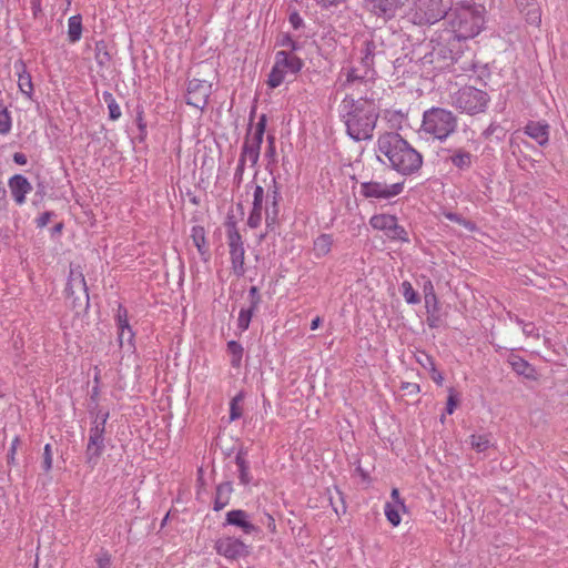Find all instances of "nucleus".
I'll use <instances>...</instances> for the list:
<instances>
[{
  "label": "nucleus",
  "mask_w": 568,
  "mask_h": 568,
  "mask_svg": "<svg viewBox=\"0 0 568 568\" xmlns=\"http://www.w3.org/2000/svg\"><path fill=\"white\" fill-rule=\"evenodd\" d=\"M442 152L449 153V155L445 158V161L450 162L458 170L466 171L473 165V154L465 149H443Z\"/></svg>",
  "instance_id": "13"
},
{
  "label": "nucleus",
  "mask_w": 568,
  "mask_h": 568,
  "mask_svg": "<svg viewBox=\"0 0 568 568\" xmlns=\"http://www.w3.org/2000/svg\"><path fill=\"white\" fill-rule=\"evenodd\" d=\"M347 134L355 141L373 136L379 113L373 100L346 97L339 105Z\"/></svg>",
  "instance_id": "2"
},
{
  "label": "nucleus",
  "mask_w": 568,
  "mask_h": 568,
  "mask_svg": "<svg viewBox=\"0 0 568 568\" xmlns=\"http://www.w3.org/2000/svg\"><path fill=\"white\" fill-rule=\"evenodd\" d=\"M23 70L19 72L18 85L20 91L27 97H31L33 92V84L30 73L24 70V64L22 63Z\"/></svg>",
  "instance_id": "27"
},
{
  "label": "nucleus",
  "mask_w": 568,
  "mask_h": 568,
  "mask_svg": "<svg viewBox=\"0 0 568 568\" xmlns=\"http://www.w3.org/2000/svg\"><path fill=\"white\" fill-rule=\"evenodd\" d=\"M227 352L231 356V363L234 367H239L242 361L243 348L237 342H229Z\"/></svg>",
  "instance_id": "30"
},
{
  "label": "nucleus",
  "mask_w": 568,
  "mask_h": 568,
  "mask_svg": "<svg viewBox=\"0 0 568 568\" xmlns=\"http://www.w3.org/2000/svg\"><path fill=\"white\" fill-rule=\"evenodd\" d=\"M18 445H19V438L16 437L12 440V443H11V447H10V450H9V454H8V464L9 465L14 464V462H16V453H17V449H18Z\"/></svg>",
  "instance_id": "53"
},
{
  "label": "nucleus",
  "mask_w": 568,
  "mask_h": 568,
  "mask_svg": "<svg viewBox=\"0 0 568 568\" xmlns=\"http://www.w3.org/2000/svg\"><path fill=\"white\" fill-rule=\"evenodd\" d=\"M442 0H429L427 10L425 11L426 21L428 23H434L439 19L444 18L445 11L440 9Z\"/></svg>",
  "instance_id": "24"
},
{
  "label": "nucleus",
  "mask_w": 568,
  "mask_h": 568,
  "mask_svg": "<svg viewBox=\"0 0 568 568\" xmlns=\"http://www.w3.org/2000/svg\"><path fill=\"white\" fill-rule=\"evenodd\" d=\"M98 562L101 568H106L110 564V558L108 556L101 557Z\"/></svg>",
  "instance_id": "63"
},
{
  "label": "nucleus",
  "mask_w": 568,
  "mask_h": 568,
  "mask_svg": "<svg viewBox=\"0 0 568 568\" xmlns=\"http://www.w3.org/2000/svg\"><path fill=\"white\" fill-rule=\"evenodd\" d=\"M513 366L518 373L524 374V375H529V373H528L529 366L525 362H523V361L514 362Z\"/></svg>",
  "instance_id": "56"
},
{
  "label": "nucleus",
  "mask_w": 568,
  "mask_h": 568,
  "mask_svg": "<svg viewBox=\"0 0 568 568\" xmlns=\"http://www.w3.org/2000/svg\"><path fill=\"white\" fill-rule=\"evenodd\" d=\"M9 187L18 204H23L26 195L32 190L28 179L21 174H16L9 180Z\"/></svg>",
  "instance_id": "14"
},
{
  "label": "nucleus",
  "mask_w": 568,
  "mask_h": 568,
  "mask_svg": "<svg viewBox=\"0 0 568 568\" xmlns=\"http://www.w3.org/2000/svg\"><path fill=\"white\" fill-rule=\"evenodd\" d=\"M190 237L192 240V244L196 248H202L205 245V231H204V227H202L200 225L193 226L192 230H191Z\"/></svg>",
  "instance_id": "33"
},
{
  "label": "nucleus",
  "mask_w": 568,
  "mask_h": 568,
  "mask_svg": "<svg viewBox=\"0 0 568 568\" xmlns=\"http://www.w3.org/2000/svg\"><path fill=\"white\" fill-rule=\"evenodd\" d=\"M484 10L483 7H480V9H475L474 10V23H473V27L470 29V32L466 36V37H475L479 33L480 31V27H481V23L484 22V19L481 17V11Z\"/></svg>",
  "instance_id": "37"
},
{
  "label": "nucleus",
  "mask_w": 568,
  "mask_h": 568,
  "mask_svg": "<svg viewBox=\"0 0 568 568\" xmlns=\"http://www.w3.org/2000/svg\"><path fill=\"white\" fill-rule=\"evenodd\" d=\"M285 71L284 69L278 64V62L275 60V63L268 74L267 84L271 88H277L281 85L284 81Z\"/></svg>",
  "instance_id": "26"
},
{
  "label": "nucleus",
  "mask_w": 568,
  "mask_h": 568,
  "mask_svg": "<svg viewBox=\"0 0 568 568\" xmlns=\"http://www.w3.org/2000/svg\"><path fill=\"white\" fill-rule=\"evenodd\" d=\"M241 396H236L231 402L230 407V418L231 420H235L241 417L242 415V408L240 406Z\"/></svg>",
  "instance_id": "45"
},
{
  "label": "nucleus",
  "mask_w": 568,
  "mask_h": 568,
  "mask_svg": "<svg viewBox=\"0 0 568 568\" xmlns=\"http://www.w3.org/2000/svg\"><path fill=\"white\" fill-rule=\"evenodd\" d=\"M226 521L230 525L240 527L245 534H252L256 527L248 520V516L243 510H232L226 514Z\"/></svg>",
  "instance_id": "17"
},
{
  "label": "nucleus",
  "mask_w": 568,
  "mask_h": 568,
  "mask_svg": "<svg viewBox=\"0 0 568 568\" xmlns=\"http://www.w3.org/2000/svg\"><path fill=\"white\" fill-rule=\"evenodd\" d=\"M275 60L284 69L285 72L290 71L292 73H297L303 67V61L298 57L286 51H278L275 55Z\"/></svg>",
  "instance_id": "18"
},
{
  "label": "nucleus",
  "mask_w": 568,
  "mask_h": 568,
  "mask_svg": "<svg viewBox=\"0 0 568 568\" xmlns=\"http://www.w3.org/2000/svg\"><path fill=\"white\" fill-rule=\"evenodd\" d=\"M280 186L275 179H272V186L268 187L266 200L267 203L271 201V205L265 207V222L267 227L276 224L280 213V201L282 200Z\"/></svg>",
  "instance_id": "9"
},
{
  "label": "nucleus",
  "mask_w": 568,
  "mask_h": 568,
  "mask_svg": "<svg viewBox=\"0 0 568 568\" xmlns=\"http://www.w3.org/2000/svg\"><path fill=\"white\" fill-rule=\"evenodd\" d=\"M376 50V44L373 40H367L364 42L363 57L361 59L362 64L369 69L374 62V53Z\"/></svg>",
  "instance_id": "29"
},
{
  "label": "nucleus",
  "mask_w": 568,
  "mask_h": 568,
  "mask_svg": "<svg viewBox=\"0 0 568 568\" xmlns=\"http://www.w3.org/2000/svg\"><path fill=\"white\" fill-rule=\"evenodd\" d=\"M320 323H321V318L320 317L314 318L312 321V323H311V329L312 331L316 329L320 326Z\"/></svg>",
  "instance_id": "64"
},
{
  "label": "nucleus",
  "mask_w": 568,
  "mask_h": 568,
  "mask_svg": "<svg viewBox=\"0 0 568 568\" xmlns=\"http://www.w3.org/2000/svg\"><path fill=\"white\" fill-rule=\"evenodd\" d=\"M316 245L318 246H331L332 245V237L331 235H322L321 237L317 239V241L315 242Z\"/></svg>",
  "instance_id": "57"
},
{
  "label": "nucleus",
  "mask_w": 568,
  "mask_h": 568,
  "mask_svg": "<svg viewBox=\"0 0 568 568\" xmlns=\"http://www.w3.org/2000/svg\"><path fill=\"white\" fill-rule=\"evenodd\" d=\"M237 465H239V468H240V481L243 485H247L250 483V480H251L248 468L246 467L244 462L241 460L240 458L237 459Z\"/></svg>",
  "instance_id": "49"
},
{
  "label": "nucleus",
  "mask_w": 568,
  "mask_h": 568,
  "mask_svg": "<svg viewBox=\"0 0 568 568\" xmlns=\"http://www.w3.org/2000/svg\"><path fill=\"white\" fill-rule=\"evenodd\" d=\"M68 292L74 306L89 304L87 283L80 266L71 268Z\"/></svg>",
  "instance_id": "6"
},
{
  "label": "nucleus",
  "mask_w": 568,
  "mask_h": 568,
  "mask_svg": "<svg viewBox=\"0 0 568 568\" xmlns=\"http://www.w3.org/2000/svg\"><path fill=\"white\" fill-rule=\"evenodd\" d=\"M394 222H396V217L387 214L374 215L371 219V225L376 230L384 231L385 233L390 230Z\"/></svg>",
  "instance_id": "25"
},
{
  "label": "nucleus",
  "mask_w": 568,
  "mask_h": 568,
  "mask_svg": "<svg viewBox=\"0 0 568 568\" xmlns=\"http://www.w3.org/2000/svg\"><path fill=\"white\" fill-rule=\"evenodd\" d=\"M457 129V116L449 110L433 106L423 114L420 131L436 140L445 141Z\"/></svg>",
  "instance_id": "3"
},
{
  "label": "nucleus",
  "mask_w": 568,
  "mask_h": 568,
  "mask_svg": "<svg viewBox=\"0 0 568 568\" xmlns=\"http://www.w3.org/2000/svg\"><path fill=\"white\" fill-rule=\"evenodd\" d=\"M253 307L251 310H242L239 314V327L241 329H246L250 325V322H251V318H252V313H253Z\"/></svg>",
  "instance_id": "44"
},
{
  "label": "nucleus",
  "mask_w": 568,
  "mask_h": 568,
  "mask_svg": "<svg viewBox=\"0 0 568 568\" xmlns=\"http://www.w3.org/2000/svg\"><path fill=\"white\" fill-rule=\"evenodd\" d=\"M445 216L449 221L457 223L459 225H463L464 227H466L468 230H473L475 227L473 222L466 220L460 214L449 212V213H446Z\"/></svg>",
  "instance_id": "40"
},
{
  "label": "nucleus",
  "mask_w": 568,
  "mask_h": 568,
  "mask_svg": "<svg viewBox=\"0 0 568 568\" xmlns=\"http://www.w3.org/2000/svg\"><path fill=\"white\" fill-rule=\"evenodd\" d=\"M402 294L405 298V301L408 304H418L419 303V296L417 292L413 288L412 284L407 281L402 283L400 286Z\"/></svg>",
  "instance_id": "32"
},
{
  "label": "nucleus",
  "mask_w": 568,
  "mask_h": 568,
  "mask_svg": "<svg viewBox=\"0 0 568 568\" xmlns=\"http://www.w3.org/2000/svg\"><path fill=\"white\" fill-rule=\"evenodd\" d=\"M264 189L261 185H255L253 193V209L263 211Z\"/></svg>",
  "instance_id": "38"
},
{
  "label": "nucleus",
  "mask_w": 568,
  "mask_h": 568,
  "mask_svg": "<svg viewBox=\"0 0 568 568\" xmlns=\"http://www.w3.org/2000/svg\"><path fill=\"white\" fill-rule=\"evenodd\" d=\"M82 36V18L80 14L72 16L68 20V38L71 43H75Z\"/></svg>",
  "instance_id": "20"
},
{
  "label": "nucleus",
  "mask_w": 568,
  "mask_h": 568,
  "mask_svg": "<svg viewBox=\"0 0 568 568\" xmlns=\"http://www.w3.org/2000/svg\"><path fill=\"white\" fill-rule=\"evenodd\" d=\"M53 213L52 212H44L37 219V225L39 227H44L48 225V223L51 221Z\"/></svg>",
  "instance_id": "55"
},
{
  "label": "nucleus",
  "mask_w": 568,
  "mask_h": 568,
  "mask_svg": "<svg viewBox=\"0 0 568 568\" xmlns=\"http://www.w3.org/2000/svg\"><path fill=\"white\" fill-rule=\"evenodd\" d=\"M268 148L266 150V156L273 158L275 155L274 138L268 136Z\"/></svg>",
  "instance_id": "61"
},
{
  "label": "nucleus",
  "mask_w": 568,
  "mask_h": 568,
  "mask_svg": "<svg viewBox=\"0 0 568 568\" xmlns=\"http://www.w3.org/2000/svg\"><path fill=\"white\" fill-rule=\"evenodd\" d=\"M53 463V454L50 444H47L43 449L42 467L45 471H50Z\"/></svg>",
  "instance_id": "43"
},
{
  "label": "nucleus",
  "mask_w": 568,
  "mask_h": 568,
  "mask_svg": "<svg viewBox=\"0 0 568 568\" xmlns=\"http://www.w3.org/2000/svg\"><path fill=\"white\" fill-rule=\"evenodd\" d=\"M261 143L262 142L260 141L250 139L248 132L246 134L240 159H243L244 163H246V161H250L251 165L254 166L260 158Z\"/></svg>",
  "instance_id": "16"
},
{
  "label": "nucleus",
  "mask_w": 568,
  "mask_h": 568,
  "mask_svg": "<svg viewBox=\"0 0 568 568\" xmlns=\"http://www.w3.org/2000/svg\"><path fill=\"white\" fill-rule=\"evenodd\" d=\"M470 446L479 452H486L490 447V439L486 435H471L470 436Z\"/></svg>",
  "instance_id": "31"
},
{
  "label": "nucleus",
  "mask_w": 568,
  "mask_h": 568,
  "mask_svg": "<svg viewBox=\"0 0 568 568\" xmlns=\"http://www.w3.org/2000/svg\"><path fill=\"white\" fill-rule=\"evenodd\" d=\"M278 45L281 47H287L291 49V51H296L298 49V44L292 39L290 34H283L278 41Z\"/></svg>",
  "instance_id": "47"
},
{
  "label": "nucleus",
  "mask_w": 568,
  "mask_h": 568,
  "mask_svg": "<svg viewBox=\"0 0 568 568\" xmlns=\"http://www.w3.org/2000/svg\"><path fill=\"white\" fill-rule=\"evenodd\" d=\"M519 12L525 17L527 23L539 26L541 21V10L536 0H515Z\"/></svg>",
  "instance_id": "12"
},
{
  "label": "nucleus",
  "mask_w": 568,
  "mask_h": 568,
  "mask_svg": "<svg viewBox=\"0 0 568 568\" xmlns=\"http://www.w3.org/2000/svg\"><path fill=\"white\" fill-rule=\"evenodd\" d=\"M11 130V116L2 102H0V133L7 134Z\"/></svg>",
  "instance_id": "34"
},
{
  "label": "nucleus",
  "mask_w": 568,
  "mask_h": 568,
  "mask_svg": "<svg viewBox=\"0 0 568 568\" xmlns=\"http://www.w3.org/2000/svg\"><path fill=\"white\" fill-rule=\"evenodd\" d=\"M376 153L382 163H388L405 176L418 172L423 165V155L396 132H385L378 136Z\"/></svg>",
  "instance_id": "1"
},
{
  "label": "nucleus",
  "mask_w": 568,
  "mask_h": 568,
  "mask_svg": "<svg viewBox=\"0 0 568 568\" xmlns=\"http://www.w3.org/2000/svg\"><path fill=\"white\" fill-rule=\"evenodd\" d=\"M13 161L19 165H24L28 162L27 155L20 152L13 154Z\"/></svg>",
  "instance_id": "59"
},
{
  "label": "nucleus",
  "mask_w": 568,
  "mask_h": 568,
  "mask_svg": "<svg viewBox=\"0 0 568 568\" xmlns=\"http://www.w3.org/2000/svg\"><path fill=\"white\" fill-rule=\"evenodd\" d=\"M424 300H425V307H426V311L428 314V323L430 326H435L436 320H437V314L439 312L438 298H437L436 294H434V295L425 296Z\"/></svg>",
  "instance_id": "21"
},
{
  "label": "nucleus",
  "mask_w": 568,
  "mask_h": 568,
  "mask_svg": "<svg viewBox=\"0 0 568 568\" xmlns=\"http://www.w3.org/2000/svg\"><path fill=\"white\" fill-rule=\"evenodd\" d=\"M498 129H499V126H498V125H496V124L491 123V124H490V125H489V126L484 131V135H485L486 138H488V136H490V135L495 134V133H496V131H497Z\"/></svg>",
  "instance_id": "62"
},
{
  "label": "nucleus",
  "mask_w": 568,
  "mask_h": 568,
  "mask_svg": "<svg viewBox=\"0 0 568 568\" xmlns=\"http://www.w3.org/2000/svg\"><path fill=\"white\" fill-rule=\"evenodd\" d=\"M384 511L387 520L394 527H397L400 524L402 514L406 511V506L397 488L392 489L390 500L385 504Z\"/></svg>",
  "instance_id": "10"
},
{
  "label": "nucleus",
  "mask_w": 568,
  "mask_h": 568,
  "mask_svg": "<svg viewBox=\"0 0 568 568\" xmlns=\"http://www.w3.org/2000/svg\"><path fill=\"white\" fill-rule=\"evenodd\" d=\"M407 232L397 224V221L394 222V225H392L390 230L386 232V236L393 240H400V241H407Z\"/></svg>",
  "instance_id": "36"
},
{
  "label": "nucleus",
  "mask_w": 568,
  "mask_h": 568,
  "mask_svg": "<svg viewBox=\"0 0 568 568\" xmlns=\"http://www.w3.org/2000/svg\"><path fill=\"white\" fill-rule=\"evenodd\" d=\"M211 94V83L204 80L192 79L187 83L186 103L203 110Z\"/></svg>",
  "instance_id": "7"
},
{
  "label": "nucleus",
  "mask_w": 568,
  "mask_h": 568,
  "mask_svg": "<svg viewBox=\"0 0 568 568\" xmlns=\"http://www.w3.org/2000/svg\"><path fill=\"white\" fill-rule=\"evenodd\" d=\"M290 23L292 24V27L297 30L300 29L301 27L304 26V21L302 19V17L300 16L298 12L294 11L290 14Z\"/></svg>",
  "instance_id": "52"
},
{
  "label": "nucleus",
  "mask_w": 568,
  "mask_h": 568,
  "mask_svg": "<svg viewBox=\"0 0 568 568\" xmlns=\"http://www.w3.org/2000/svg\"><path fill=\"white\" fill-rule=\"evenodd\" d=\"M227 233H229L230 247L231 248H240L242 246L241 235L235 230L234 225H229Z\"/></svg>",
  "instance_id": "41"
},
{
  "label": "nucleus",
  "mask_w": 568,
  "mask_h": 568,
  "mask_svg": "<svg viewBox=\"0 0 568 568\" xmlns=\"http://www.w3.org/2000/svg\"><path fill=\"white\" fill-rule=\"evenodd\" d=\"M459 404L458 394L453 389H448V398L446 404L447 414L452 415Z\"/></svg>",
  "instance_id": "39"
},
{
  "label": "nucleus",
  "mask_w": 568,
  "mask_h": 568,
  "mask_svg": "<svg viewBox=\"0 0 568 568\" xmlns=\"http://www.w3.org/2000/svg\"><path fill=\"white\" fill-rule=\"evenodd\" d=\"M371 11L376 16L393 17L396 7L392 0H367Z\"/></svg>",
  "instance_id": "19"
},
{
  "label": "nucleus",
  "mask_w": 568,
  "mask_h": 568,
  "mask_svg": "<svg viewBox=\"0 0 568 568\" xmlns=\"http://www.w3.org/2000/svg\"><path fill=\"white\" fill-rule=\"evenodd\" d=\"M232 494V485L230 483L221 484L216 490L215 509L220 510L229 504Z\"/></svg>",
  "instance_id": "23"
},
{
  "label": "nucleus",
  "mask_w": 568,
  "mask_h": 568,
  "mask_svg": "<svg viewBox=\"0 0 568 568\" xmlns=\"http://www.w3.org/2000/svg\"><path fill=\"white\" fill-rule=\"evenodd\" d=\"M488 101V94L475 87H464L453 97V105L468 114L484 112Z\"/></svg>",
  "instance_id": "4"
},
{
  "label": "nucleus",
  "mask_w": 568,
  "mask_h": 568,
  "mask_svg": "<svg viewBox=\"0 0 568 568\" xmlns=\"http://www.w3.org/2000/svg\"><path fill=\"white\" fill-rule=\"evenodd\" d=\"M404 183L387 184L381 181H369L361 183V194L366 199L388 200L403 192Z\"/></svg>",
  "instance_id": "5"
},
{
  "label": "nucleus",
  "mask_w": 568,
  "mask_h": 568,
  "mask_svg": "<svg viewBox=\"0 0 568 568\" xmlns=\"http://www.w3.org/2000/svg\"><path fill=\"white\" fill-rule=\"evenodd\" d=\"M525 133L541 146L549 141V125L547 123L530 121L525 126Z\"/></svg>",
  "instance_id": "15"
},
{
  "label": "nucleus",
  "mask_w": 568,
  "mask_h": 568,
  "mask_svg": "<svg viewBox=\"0 0 568 568\" xmlns=\"http://www.w3.org/2000/svg\"><path fill=\"white\" fill-rule=\"evenodd\" d=\"M426 361H427V362H428V364H429V369H430V373H432V375H430L432 379H433L437 385H442V384H443V382H444V377H443V375H442L439 372H437V371H436L435 365H434V363H433V359H432L430 357H426Z\"/></svg>",
  "instance_id": "51"
},
{
  "label": "nucleus",
  "mask_w": 568,
  "mask_h": 568,
  "mask_svg": "<svg viewBox=\"0 0 568 568\" xmlns=\"http://www.w3.org/2000/svg\"><path fill=\"white\" fill-rule=\"evenodd\" d=\"M365 75L359 74L356 69H349L346 73V81L344 85L354 84L356 82L362 83L364 81Z\"/></svg>",
  "instance_id": "46"
},
{
  "label": "nucleus",
  "mask_w": 568,
  "mask_h": 568,
  "mask_svg": "<svg viewBox=\"0 0 568 568\" xmlns=\"http://www.w3.org/2000/svg\"><path fill=\"white\" fill-rule=\"evenodd\" d=\"M250 294L252 296V307L255 308L260 301V297L257 296V288L255 286H252L250 290Z\"/></svg>",
  "instance_id": "60"
},
{
  "label": "nucleus",
  "mask_w": 568,
  "mask_h": 568,
  "mask_svg": "<svg viewBox=\"0 0 568 568\" xmlns=\"http://www.w3.org/2000/svg\"><path fill=\"white\" fill-rule=\"evenodd\" d=\"M402 389L406 390V393L409 395L418 394L420 390L419 385L416 383H403Z\"/></svg>",
  "instance_id": "54"
},
{
  "label": "nucleus",
  "mask_w": 568,
  "mask_h": 568,
  "mask_svg": "<svg viewBox=\"0 0 568 568\" xmlns=\"http://www.w3.org/2000/svg\"><path fill=\"white\" fill-rule=\"evenodd\" d=\"M348 0H314L317 7L324 11L337 10L339 7L345 6Z\"/></svg>",
  "instance_id": "35"
},
{
  "label": "nucleus",
  "mask_w": 568,
  "mask_h": 568,
  "mask_svg": "<svg viewBox=\"0 0 568 568\" xmlns=\"http://www.w3.org/2000/svg\"><path fill=\"white\" fill-rule=\"evenodd\" d=\"M102 98L104 102L108 104L109 118L113 121L118 120L121 116V110L112 93L109 91H104L102 93Z\"/></svg>",
  "instance_id": "28"
},
{
  "label": "nucleus",
  "mask_w": 568,
  "mask_h": 568,
  "mask_svg": "<svg viewBox=\"0 0 568 568\" xmlns=\"http://www.w3.org/2000/svg\"><path fill=\"white\" fill-rule=\"evenodd\" d=\"M118 339L121 348L126 352L134 351V334L129 325L125 311H119L118 314Z\"/></svg>",
  "instance_id": "11"
},
{
  "label": "nucleus",
  "mask_w": 568,
  "mask_h": 568,
  "mask_svg": "<svg viewBox=\"0 0 568 568\" xmlns=\"http://www.w3.org/2000/svg\"><path fill=\"white\" fill-rule=\"evenodd\" d=\"M217 554L227 559L246 557L250 554V547L240 539L233 537L220 538L215 544Z\"/></svg>",
  "instance_id": "8"
},
{
  "label": "nucleus",
  "mask_w": 568,
  "mask_h": 568,
  "mask_svg": "<svg viewBox=\"0 0 568 568\" xmlns=\"http://www.w3.org/2000/svg\"><path fill=\"white\" fill-rule=\"evenodd\" d=\"M262 212L263 211H256L252 209V212L247 219V225L252 229L257 227L262 222Z\"/></svg>",
  "instance_id": "48"
},
{
  "label": "nucleus",
  "mask_w": 568,
  "mask_h": 568,
  "mask_svg": "<svg viewBox=\"0 0 568 568\" xmlns=\"http://www.w3.org/2000/svg\"><path fill=\"white\" fill-rule=\"evenodd\" d=\"M265 115H262L258 120V122L256 123V128H255V131L253 133L250 132V139H253V140H256V141H260L262 142L263 141V135H264V131H265Z\"/></svg>",
  "instance_id": "42"
},
{
  "label": "nucleus",
  "mask_w": 568,
  "mask_h": 568,
  "mask_svg": "<svg viewBox=\"0 0 568 568\" xmlns=\"http://www.w3.org/2000/svg\"><path fill=\"white\" fill-rule=\"evenodd\" d=\"M244 166L245 163L243 162V159H239L237 168L234 173L233 182L239 187L243 181V173H244Z\"/></svg>",
  "instance_id": "50"
},
{
  "label": "nucleus",
  "mask_w": 568,
  "mask_h": 568,
  "mask_svg": "<svg viewBox=\"0 0 568 568\" xmlns=\"http://www.w3.org/2000/svg\"><path fill=\"white\" fill-rule=\"evenodd\" d=\"M423 293H424V297L435 294L434 285L430 281L425 282V284L423 286Z\"/></svg>",
  "instance_id": "58"
},
{
  "label": "nucleus",
  "mask_w": 568,
  "mask_h": 568,
  "mask_svg": "<svg viewBox=\"0 0 568 568\" xmlns=\"http://www.w3.org/2000/svg\"><path fill=\"white\" fill-rule=\"evenodd\" d=\"M94 58L100 68H106L110 64L111 55L104 41H98L95 43Z\"/></svg>",
  "instance_id": "22"
}]
</instances>
